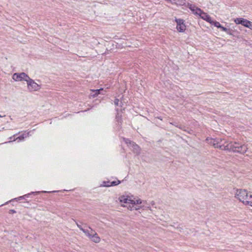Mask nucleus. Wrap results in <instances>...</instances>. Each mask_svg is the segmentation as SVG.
I'll return each mask as SVG.
<instances>
[{"mask_svg":"<svg viewBox=\"0 0 252 252\" xmlns=\"http://www.w3.org/2000/svg\"><path fill=\"white\" fill-rule=\"evenodd\" d=\"M197 10L199 11V14L198 15H199L202 19L206 21L210 24H212L213 20H212L211 17L208 14L204 12L201 9H198Z\"/></svg>","mask_w":252,"mask_h":252,"instance_id":"nucleus-8","label":"nucleus"},{"mask_svg":"<svg viewBox=\"0 0 252 252\" xmlns=\"http://www.w3.org/2000/svg\"><path fill=\"white\" fill-rule=\"evenodd\" d=\"M39 192H32V193H35V194H37Z\"/></svg>","mask_w":252,"mask_h":252,"instance_id":"nucleus-28","label":"nucleus"},{"mask_svg":"<svg viewBox=\"0 0 252 252\" xmlns=\"http://www.w3.org/2000/svg\"><path fill=\"white\" fill-rule=\"evenodd\" d=\"M235 22L237 24H241L242 25L249 28L252 30V22L244 18H236Z\"/></svg>","mask_w":252,"mask_h":252,"instance_id":"nucleus-6","label":"nucleus"},{"mask_svg":"<svg viewBox=\"0 0 252 252\" xmlns=\"http://www.w3.org/2000/svg\"><path fill=\"white\" fill-rule=\"evenodd\" d=\"M103 89H97L96 90H93L92 93L91 94V95L93 97H95L98 95V94H100L101 91H102Z\"/></svg>","mask_w":252,"mask_h":252,"instance_id":"nucleus-13","label":"nucleus"},{"mask_svg":"<svg viewBox=\"0 0 252 252\" xmlns=\"http://www.w3.org/2000/svg\"><path fill=\"white\" fill-rule=\"evenodd\" d=\"M27 82L28 89L31 92L37 91L40 88V86L30 77L27 80Z\"/></svg>","mask_w":252,"mask_h":252,"instance_id":"nucleus-4","label":"nucleus"},{"mask_svg":"<svg viewBox=\"0 0 252 252\" xmlns=\"http://www.w3.org/2000/svg\"><path fill=\"white\" fill-rule=\"evenodd\" d=\"M88 227L90 230H91V232L92 233V235L90 239L95 243H99L100 241V238L98 236L96 232L92 229V228L90 226H89Z\"/></svg>","mask_w":252,"mask_h":252,"instance_id":"nucleus-9","label":"nucleus"},{"mask_svg":"<svg viewBox=\"0 0 252 252\" xmlns=\"http://www.w3.org/2000/svg\"><path fill=\"white\" fill-rule=\"evenodd\" d=\"M215 142H216V143H213V146L215 147V148H217L216 147V146H217V140H214Z\"/></svg>","mask_w":252,"mask_h":252,"instance_id":"nucleus-27","label":"nucleus"},{"mask_svg":"<svg viewBox=\"0 0 252 252\" xmlns=\"http://www.w3.org/2000/svg\"><path fill=\"white\" fill-rule=\"evenodd\" d=\"M12 78L16 81H26L29 78V76L24 72L15 73L12 76Z\"/></svg>","mask_w":252,"mask_h":252,"instance_id":"nucleus-5","label":"nucleus"},{"mask_svg":"<svg viewBox=\"0 0 252 252\" xmlns=\"http://www.w3.org/2000/svg\"><path fill=\"white\" fill-rule=\"evenodd\" d=\"M75 223L77 225V226H78V227L79 228V229L81 230V228H83L81 225H80L79 224H78L76 221H75Z\"/></svg>","mask_w":252,"mask_h":252,"instance_id":"nucleus-25","label":"nucleus"},{"mask_svg":"<svg viewBox=\"0 0 252 252\" xmlns=\"http://www.w3.org/2000/svg\"><path fill=\"white\" fill-rule=\"evenodd\" d=\"M9 213H10V214H13V213H16V211H15V210H10L9 211Z\"/></svg>","mask_w":252,"mask_h":252,"instance_id":"nucleus-26","label":"nucleus"},{"mask_svg":"<svg viewBox=\"0 0 252 252\" xmlns=\"http://www.w3.org/2000/svg\"><path fill=\"white\" fill-rule=\"evenodd\" d=\"M220 29H221V30L222 31H223V32H227V33H229V32H230V30L229 29H228L224 27H222L221 26V27H220Z\"/></svg>","mask_w":252,"mask_h":252,"instance_id":"nucleus-19","label":"nucleus"},{"mask_svg":"<svg viewBox=\"0 0 252 252\" xmlns=\"http://www.w3.org/2000/svg\"><path fill=\"white\" fill-rule=\"evenodd\" d=\"M216 147L221 150H226L224 148L226 146L230 144V142L226 141L224 139H217Z\"/></svg>","mask_w":252,"mask_h":252,"instance_id":"nucleus-7","label":"nucleus"},{"mask_svg":"<svg viewBox=\"0 0 252 252\" xmlns=\"http://www.w3.org/2000/svg\"><path fill=\"white\" fill-rule=\"evenodd\" d=\"M5 115L2 116V115H0V118H2V117H5Z\"/></svg>","mask_w":252,"mask_h":252,"instance_id":"nucleus-29","label":"nucleus"},{"mask_svg":"<svg viewBox=\"0 0 252 252\" xmlns=\"http://www.w3.org/2000/svg\"><path fill=\"white\" fill-rule=\"evenodd\" d=\"M29 132L24 133L22 135L16 138V140H19V141H21L24 140L25 138L29 137Z\"/></svg>","mask_w":252,"mask_h":252,"instance_id":"nucleus-14","label":"nucleus"},{"mask_svg":"<svg viewBox=\"0 0 252 252\" xmlns=\"http://www.w3.org/2000/svg\"><path fill=\"white\" fill-rule=\"evenodd\" d=\"M123 140L134 154L137 155L140 154L141 148L137 144L127 138H123Z\"/></svg>","mask_w":252,"mask_h":252,"instance_id":"nucleus-3","label":"nucleus"},{"mask_svg":"<svg viewBox=\"0 0 252 252\" xmlns=\"http://www.w3.org/2000/svg\"><path fill=\"white\" fill-rule=\"evenodd\" d=\"M175 21L177 23V25H179L184 24V21L182 19H176Z\"/></svg>","mask_w":252,"mask_h":252,"instance_id":"nucleus-20","label":"nucleus"},{"mask_svg":"<svg viewBox=\"0 0 252 252\" xmlns=\"http://www.w3.org/2000/svg\"><path fill=\"white\" fill-rule=\"evenodd\" d=\"M114 103L117 106H119L120 105V106H122L121 105V102L120 103V101H119V99H118V98H116L115 99V101H114Z\"/></svg>","mask_w":252,"mask_h":252,"instance_id":"nucleus-21","label":"nucleus"},{"mask_svg":"<svg viewBox=\"0 0 252 252\" xmlns=\"http://www.w3.org/2000/svg\"><path fill=\"white\" fill-rule=\"evenodd\" d=\"M177 29L179 32H183L186 29V26L184 24L177 25Z\"/></svg>","mask_w":252,"mask_h":252,"instance_id":"nucleus-12","label":"nucleus"},{"mask_svg":"<svg viewBox=\"0 0 252 252\" xmlns=\"http://www.w3.org/2000/svg\"><path fill=\"white\" fill-rule=\"evenodd\" d=\"M29 194H26V195H23V196H20V197H19V198H18V199L19 200H20V199H22V198H24L25 197L28 196L29 195Z\"/></svg>","mask_w":252,"mask_h":252,"instance_id":"nucleus-24","label":"nucleus"},{"mask_svg":"<svg viewBox=\"0 0 252 252\" xmlns=\"http://www.w3.org/2000/svg\"><path fill=\"white\" fill-rule=\"evenodd\" d=\"M226 150L237 152L240 154H245L248 150V147L246 145L240 144L237 142H230V145H228L224 147Z\"/></svg>","mask_w":252,"mask_h":252,"instance_id":"nucleus-2","label":"nucleus"},{"mask_svg":"<svg viewBox=\"0 0 252 252\" xmlns=\"http://www.w3.org/2000/svg\"><path fill=\"white\" fill-rule=\"evenodd\" d=\"M81 230L85 234V235L87 237H88L89 238L91 237V236L92 235L91 230L90 231H89L88 230H86L84 228H81Z\"/></svg>","mask_w":252,"mask_h":252,"instance_id":"nucleus-15","label":"nucleus"},{"mask_svg":"<svg viewBox=\"0 0 252 252\" xmlns=\"http://www.w3.org/2000/svg\"><path fill=\"white\" fill-rule=\"evenodd\" d=\"M103 184H104L103 185H107V183H106V182H103Z\"/></svg>","mask_w":252,"mask_h":252,"instance_id":"nucleus-30","label":"nucleus"},{"mask_svg":"<svg viewBox=\"0 0 252 252\" xmlns=\"http://www.w3.org/2000/svg\"><path fill=\"white\" fill-rule=\"evenodd\" d=\"M120 182H121L120 181H113V182H111L110 185H103V186L107 187H110V186H116V185H118V184H119L120 183Z\"/></svg>","mask_w":252,"mask_h":252,"instance_id":"nucleus-16","label":"nucleus"},{"mask_svg":"<svg viewBox=\"0 0 252 252\" xmlns=\"http://www.w3.org/2000/svg\"><path fill=\"white\" fill-rule=\"evenodd\" d=\"M128 203H130L132 204H135V201L132 199H128Z\"/></svg>","mask_w":252,"mask_h":252,"instance_id":"nucleus-22","label":"nucleus"},{"mask_svg":"<svg viewBox=\"0 0 252 252\" xmlns=\"http://www.w3.org/2000/svg\"><path fill=\"white\" fill-rule=\"evenodd\" d=\"M235 197L244 204L251 205L252 203V192L245 189H237Z\"/></svg>","mask_w":252,"mask_h":252,"instance_id":"nucleus-1","label":"nucleus"},{"mask_svg":"<svg viewBox=\"0 0 252 252\" xmlns=\"http://www.w3.org/2000/svg\"><path fill=\"white\" fill-rule=\"evenodd\" d=\"M135 201V204H140L142 203V201L141 199H137Z\"/></svg>","mask_w":252,"mask_h":252,"instance_id":"nucleus-23","label":"nucleus"},{"mask_svg":"<svg viewBox=\"0 0 252 252\" xmlns=\"http://www.w3.org/2000/svg\"><path fill=\"white\" fill-rule=\"evenodd\" d=\"M211 24L214 25L215 27L218 28H220V27H221L220 24L219 22L216 21H213V22H212V24Z\"/></svg>","mask_w":252,"mask_h":252,"instance_id":"nucleus-18","label":"nucleus"},{"mask_svg":"<svg viewBox=\"0 0 252 252\" xmlns=\"http://www.w3.org/2000/svg\"><path fill=\"white\" fill-rule=\"evenodd\" d=\"M189 8L195 14L198 15L199 11L198 9H201L197 7H196L194 5L189 4Z\"/></svg>","mask_w":252,"mask_h":252,"instance_id":"nucleus-11","label":"nucleus"},{"mask_svg":"<svg viewBox=\"0 0 252 252\" xmlns=\"http://www.w3.org/2000/svg\"><path fill=\"white\" fill-rule=\"evenodd\" d=\"M167 1L177 5H184L186 4L185 0H167Z\"/></svg>","mask_w":252,"mask_h":252,"instance_id":"nucleus-10","label":"nucleus"},{"mask_svg":"<svg viewBox=\"0 0 252 252\" xmlns=\"http://www.w3.org/2000/svg\"><path fill=\"white\" fill-rule=\"evenodd\" d=\"M250 206L252 207V204H251V205H250Z\"/></svg>","mask_w":252,"mask_h":252,"instance_id":"nucleus-31","label":"nucleus"},{"mask_svg":"<svg viewBox=\"0 0 252 252\" xmlns=\"http://www.w3.org/2000/svg\"><path fill=\"white\" fill-rule=\"evenodd\" d=\"M128 198L127 197H126L125 196H121L119 198L120 199V201L121 202H123V203H127L128 201Z\"/></svg>","mask_w":252,"mask_h":252,"instance_id":"nucleus-17","label":"nucleus"}]
</instances>
